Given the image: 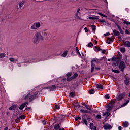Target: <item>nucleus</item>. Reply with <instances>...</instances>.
I'll use <instances>...</instances> for the list:
<instances>
[{
    "instance_id": "obj_1",
    "label": "nucleus",
    "mask_w": 130,
    "mask_h": 130,
    "mask_svg": "<svg viewBox=\"0 0 130 130\" xmlns=\"http://www.w3.org/2000/svg\"><path fill=\"white\" fill-rule=\"evenodd\" d=\"M43 40H44V37L39 31L36 32L32 38V42L36 45L38 44L40 41H43Z\"/></svg>"
},
{
    "instance_id": "obj_2",
    "label": "nucleus",
    "mask_w": 130,
    "mask_h": 130,
    "mask_svg": "<svg viewBox=\"0 0 130 130\" xmlns=\"http://www.w3.org/2000/svg\"><path fill=\"white\" fill-rule=\"evenodd\" d=\"M37 95V92H31L25 96L24 100L26 101H33Z\"/></svg>"
},
{
    "instance_id": "obj_3",
    "label": "nucleus",
    "mask_w": 130,
    "mask_h": 130,
    "mask_svg": "<svg viewBox=\"0 0 130 130\" xmlns=\"http://www.w3.org/2000/svg\"><path fill=\"white\" fill-rule=\"evenodd\" d=\"M40 27H41V23L40 22H35L31 25L30 29L31 30H37Z\"/></svg>"
},
{
    "instance_id": "obj_4",
    "label": "nucleus",
    "mask_w": 130,
    "mask_h": 130,
    "mask_svg": "<svg viewBox=\"0 0 130 130\" xmlns=\"http://www.w3.org/2000/svg\"><path fill=\"white\" fill-rule=\"evenodd\" d=\"M119 68V69H120L121 71L123 72V70H124L125 68V64L124 63V62H123V61H121L120 63Z\"/></svg>"
},
{
    "instance_id": "obj_5",
    "label": "nucleus",
    "mask_w": 130,
    "mask_h": 130,
    "mask_svg": "<svg viewBox=\"0 0 130 130\" xmlns=\"http://www.w3.org/2000/svg\"><path fill=\"white\" fill-rule=\"evenodd\" d=\"M103 127H104V129H105V130H109L112 128V126H111V125H109V124H105L103 125Z\"/></svg>"
},
{
    "instance_id": "obj_6",
    "label": "nucleus",
    "mask_w": 130,
    "mask_h": 130,
    "mask_svg": "<svg viewBox=\"0 0 130 130\" xmlns=\"http://www.w3.org/2000/svg\"><path fill=\"white\" fill-rule=\"evenodd\" d=\"M49 31L48 29H44L42 31V36H44L45 37H46L47 35H48V32Z\"/></svg>"
},
{
    "instance_id": "obj_7",
    "label": "nucleus",
    "mask_w": 130,
    "mask_h": 130,
    "mask_svg": "<svg viewBox=\"0 0 130 130\" xmlns=\"http://www.w3.org/2000/svg\"><path fill=\"white\" fill-rule=\"evenodd\" d=\"M124 97V94L121 93L118 95V98H117V100H118V101L122 100V99H123Z\"/></svg>"
},
{
    "instance_id": "obj_8",
    "label": "nucleus",
    "mask_w": 130,
    "mask_h": 130,
    "mask_svg": "<svg viewBox=\"0 0 130 130\" xmlns=\"http://www.w3.org/2000/svg\"><path fill=\"white\" fill-rule=\"evenodd\" d=\"M9 60L11 62H14V63H16V62H18V59H15L14 58H13V57H10L9 58Z\"/></svg>"
},
{
    "instance_id": "obj_9",
    "label": "nucleus",
    "mask_w": 130,
    "mask_h": 130,
    "mask_svg": "<svg viewBox=\"0 0 130 130\" xmlns=\"http://www.w3.org/2000/svg\"><path fill=\"white\" fill-rule=\"evenodd\" d=\"M113 34H114L115 36H119L120 34L119 33V31L116 30H113Z\"/></svg>"
},
{
    "instance_id": "obj_10",
    "label": "nucleus",
    "mask_w": 130,
    "mask_h": 130,
    "mask_svg": "<svg viewBox=\"0 0 130 130\" xmlns=\"http://www.w3.org/2000/svg\"><path fill=\"white\" fill-rule=\"evenodd\" d=\"M26 118V117L24 115H22L21 116H20L18 118H17L16 120L17 121H20V119H25Z\"/></svg>"
},
{
    "instance_id": "obj_11",
    "label": "nucleus",
    "mask_w": 130,
    "mask_h": 130,
    "mask_svg": "<svg viewBox=\"0 0 130 130\" xmlns=\"http://www.w3.org/2000/svg\"><path fill=\"white\" fill-rule=\"evenodd\" d=\"M27 105V103H24L23 104H22L20 107H19V109L20 110H22V109H23V108H25V106H26V105Z\"/></svg>"
},
{
    "instance_id": "obj_12",
    "label": "nucleus",
    "mask_w": 130,
    "mask_h": 130,
    "mask_svg": "<svg viewBox=\"0 0 130 130\" xmlns=\"http://www.w3.org/2000/svg\"><path fill=\"white\" fill-rule=\"evenodd\" d=\"M17 108V105H14L13 106H11L9 108V110H14Z\"/></svg>"
},
{
    "instance_id": "obj_13",
    "label": "nucleus",
    "mask_w": 130,
    "mask_h": 130,
    "mask_svg": "<svg viewBox=\"0 0 130 130\" xmlns=\"http://www.w3.org/2000/svg\"><path fill=\"white\" fill-rule=\"evenodd\" d=\"M113 105H110L109 106H108L107 110L108 111H110L112 109V108H113Z\"/></svg>"
},
{
    "instance_id": "obj_14",
    "label": "nucleus",
    "mask_w": 130,
    "mask_h": 130,
    "mask_svg": "<svg viewBox=\"0 0 130 130\" xmlns=\"http://www.w3.org/2000/svg\"><path fill=\"white\" fill-rule=\"evenodd\" d=\"M110 42H113V39L112 38H108L107 43L110 44Z\"/></svg>"
},
{
    "instance_id": "obj_15",
    "label": "nucleus",
    "mask_w": 130,
    "mask_h": 130,
    "mask_svg": "<svg viewBox=\"0 0 130 130\" xmlns=\"http://www.w3.org/2000/svg\"><path fill=\"white\" fill-rule=\"evenodd\" d=\"M81 112L82 113H90V111L87 110L81 109L80 110Z\"/></svg>"
},
{
    "instance_id": "obj_16",
    "label": "nucleus",
    "mask_w": 130,
    "mask_h": 130,
    "mask_svg": "<svg viewBox=\"0 0 130 130\" xmlns=\"http://www.w3.org/2000/svg\"><path fill=\"white\" fill-rule=\"evenodd\" d=\"M125 84L126 86H128V85H129V79L128 78H125Z\"/></svg>"
},
{
    "instance_id": "obj_17",
    "label": "nucleus",
    "mask_w": 130,
    "mask_h": 130,
    "mask_svg": "<svg viewBox=\"0 0 130 130\" xmlns=\"http://www.w3.org/2000/svg\"><path fill=\"white\" fill-rule=\"evenodd\" d=\"M124 45L126 47H130V42L129 41H126L124 43Z\"/></svg>"
},
{
    "instance_id": "obj_18",
    "label": "nucleus",
    "mask_w": 130,
    "mask_h": 130,
    "mask_svg": "<svg viewBox=\"0 0 130 130\" xmlns=\"http://www.w3.org/2000/svg\"><path fill=\"white\" fill-rule=\"evenodd\" d=\"M18 6L19 7V9H22V8H23V6H24V2H19Z\"/></svg>"
},
{
    "instance_id": "obj_19",
    "label": "nucleus",
    "mask_w": 130,
    "mask_h": 130,
    "mask_svg": "<svg viewBox=\"0 0 130 130\" xmlns=\"http://www.w3.org/2000/svg\"><path fill=\"white\" fill-rule=\"evenodd\" d=\"M82 123H84L85 124V125H88V122L87 121V120L86 119H82Z\"/></svg>"
},
{
    "instance_id": "obj_20",
    "label": "nucleus",
    "mask_w": 130,
    "mask_h": 130,
    "mask_svg": "<svg viewBox=\"0 0 130 130\" xmlns=\"http://www.w3.org/2000/svg\"><path fill=\"white\" fill-rule=\"evenodd\" d=\"M96 88H98V89H101V90H103V86L101 84H99L96 86Z\"/></svg>"
},
{
    "instance_id": "obj_21",
    "label": "nucleus",
    "mask_w": 130,
    "mask_h": 130,
    "mask_svg": "<svg viewBox=\"0 0 130 130\" xmlns=\"http://www.w3.org/2000/svg\"><path fill=\"white\" fill-rule=\"evenodd\" d=\"M76 52L79 54V57H82V55H81V53H80V51H79V49L78 48V47H76Z\"/></svg>"
},
{
    "instance_id": "obj_22",
    "label": "nucleus",
    "mask_w": 130,
    "mask_h": 130,
    "mask_svg": "<svg viewBox=\"0 0 130 130\" xmlns=\"http://www.w3.org/2000/svg\"><path fill=\"white\" fill-rule=\"evenodd\" d=\"M123 126L124 127H127V126H128V122H124L123 123Z\"/></svg>"
},
{
    "instance_id": "obj_23",
    "label": "nucleus",
    "mask_w": 130,
    "mask_h": 130,
    "mask_svg": "<svg viewBox=\"0 0 130 130\" xmlns=\"http://www.w3.org/2000/svg\"><path fill=\"white\" fill-rule=\"evenodd\" d=\"M84 106H85L86 109H87V110H89V111H91V108H90V106L88 105H86L84 104Z\"/></svg>"
},
{
    "instance_id": "obj_24",
    "label": "nucleus",
    "mask_w": 130,
    "mask_h": 130,
    "mask_svg": "<svg viewBox=\"0 0 130 130\" xmlns=\"http://www.w3.org/2000/svg\"><path fill=\"white\" fill-rule=\"evenodd\" d=\"M54 127L55 129H59V127H60V126H59V124H56L54 125Z\"/></svg>"
},
{
    "instance_id": "obj_25",
    "label": "nucleus",
    "mask_w": 130,
    "mask_h": 130,
    "mask_svg": "<svg viewBox=\"0 0 130 130\" xmlns=\"http://www.w3.org/2000/svg\"><path fill=\"white\" fill-rule=\"evenodd\" d=\"M118 29H119V31H120L121 34H123V31L121 29V27L119 25H117Z\"/></svg>"
},
{
    "instance_id": "obj_26",
    "label": "nucleus",
    "mask_w": 130,
    "mask_h": 130,
    "mask_svg": "<svg viewBox=\"0 0 130 130\" xmlns=\"http://www.w3.org/2000/svg\"><path fill=\"white\" fill-rule=\"evenodd\" d=\"M67 54H68V51H65L61 55V56H62V57H66V56H67Z\"/></svg>"
},
{
    "instance_id": "obj_27",
    "label": "nucleus",
    "mask_w": 130,
    "mask_h": 130,
    "mask_svg": "<svg viewBox=\"0 0 130 130\" xmlns=\"http://www.w3.org/2000/svg\"><path fill=\"white\" fill-rule=\"evenodd\" d=\"M129 103V100H127L125 103L121 105V107H123V106H125L126 105H127Z\"/></svg>"
},
{
    "instance_id": "obj_28",
    "label": "nucleus",
    "mask_w": 130,
    "mask_h": 130,
    "mask_svg": "<svg viewBox=\"0 0 130 130\" xmlns=\"http://www.w3.org/2000/svg\"><path fill=\"white\" fill-rule=\"evenodd\" d=\"M92 29V31L93 32H95L96 31V26L94 25H92L91 26Z\"/></svg>"
},
{
    "instance_id": "obj_29",
    "label": "nucleus",
    "mask_w": 130,
    "mask_h": 130,
    "mask_svg": "<svg viewBox=\"0 0 130 130\" xmlns=\"http://www.w3.org/2000/svg\"><path fill=\"white\" fill-rule=\"evenodd\" d=\"M89 94H90V95H92V94H94V93H95V90H94V89H91L89 91Z\"/></svg>"
},
{
    "instance_id": "obj_30",
    "label": "nucleus",
    "mask_w": 130,
    "mask_h": 130,
    "mask_svg": "<svg viewBox=\"0 0 130 130\" xmlns=\"http://www.w3.org/2000/svg\"><path fill=\"white\" fill-rule=\"evenodd\" d=\"M121 52L122 53H124L125 52V48H121L120 49Z\"/></svg>"
},
{
    "instance_id": "obj_31",
    "label": "nucleus",
    "mask_w": 130,
    "mask_h": 130,
    "mask_svg": "<svg viewBox=\"0 0 130 130\" xmlns=\"http://www.w3.org/2000/svg\"><path fill=\"white\" fill-rule=\"evenodd\" d=\"M77 77H78V74H77V73H75V74L72 76L73 80H74V79H75V78H77Z\"/></svg>"
},
{
    "instance_id": "obj_32",
    "label": "nucleus",
    "mask_w": 130,
    "mask_h": 130,
    "mask_svg": "<svg viewBox=\"0 0 130 130\" xmlns=\"http://www.w3.org/2000/svg\"><path fill=\"white\" fill-rule=\"evenodd\" d=\"M112 72H113V73H115L116 74H119V71H118V70H115L114 69H112Z\"/></svg>"
},
{
    "instance_id": "obj_33",
    "label": "nucleus",
    "mask_w": 130,
    "mask_h": 130,
    "mask_svg": "<svg viewBox=\"0 0 130 130\" xmlns=\"http://www.w3.org/2000/svg\"><path fill=\"white\" fill-rule=\"evenodd\" d=\"M6 56V54L5 53H1L0 54V58H3Z\"/></svg>"
},
{
    "instance_id": "obj_34",
    "label": "nucleus",
    "mask_w": 130,
    "mask_h": 130,
    "mask_svg": "<svg viewBox=\"0 0 130 130\" xmlns=\"http://www.w3.org/2000/svg\"><path fill=\"white\" fill-rule=\"evenodd\" d=\"M91 66L92 68H95V62L94 61H91Z\"/></svg>"
},
{
    "instance_id": "obj_35",
    "label": "nucleus",
    "mask_w": 130,
    "mask_h": 130,
    "mask_svg": "<svg viewBox=\"0 0 130 130\" xmlns=\"http://www.w3.org/2000/svg\"><path fill=\"white\" fill-rule=\"evenodd\" d=\"M92 61H94V62H97L98 63L101 61V59L99 60L98 59H95L94 60H92Z\"/></svg>"
},
{
    "instance_id": "obj_36",
    "label": "nucleus",
    "mask_w": 130,
    "mask_h": 130,
    "mask_svg": "<svg viewBox=\"0 0 130 130\" xmlns=\"http://www.w3.org/2000/svg\"><path fill=\"white\" fill-rule=\"evenodd\" d=\"M56 87H55V86L52 85V87L50 88V91H53V90H54L55 89H56Z\"/></svg>"
},
{
    "instance_id": "obj_37",
    "label": "nucleus",
    "mask_w": 130,
    "mask_h": 130,
    "mask_svg": "<svg viewBox=\"0 0 130 130\" xmlns=\"http://www.w3.org/2000/svg\"><path fill=\"white\" fill-rule=\"evenodd\" d=\"M72 80H73L72 77H68L67 78V81H68V82H71V81H72Z\"/></svg>"
},
{
    "instance_id": "obj_38",
    "label": "nucleus",
    "mask_w": 130,
    "mask_h": 130,
    "mask_svg": "<svg viewBox=\"0 0 130 130\" xmlns=\"http://www.w3.org/2000/svg\"><path fill=\"white\" fill-rule=\"evenodd\" d=\"M89 126H90V129H93V127H94V124L92 123H90Z\"/></svg>"
},
{
    "instance_id": "obj_39",
    "label": "nucleus",
    "mask_w": 130,
    "mask_h": 130,
    "mask_svg": "<svg viewBox=\"0 0 130 130\" xmlns=\"http://www.w3.org/2000/svg\"><path fill=\"white\" fill-rule=\"evenodd\" d=\"M75 119L76 121H78V120H81V117H75Z\"/></svg>"
},
{
    "instance_id": "obj_40",
    "label": "nucleus",
    "mask_w": 130,
    "mask_h": 130,
    "mask_svg": "<svg viewBox=\"0 0 130 130\" xmlns=\"http://www.w3.org/2000/svg\"><path fill=\"white\" fill-rule=\"evenodd\" d=\"M111 60H112V61H115V60H116V57L114 56L112 58H111Z\"/></svg>"
},
{
    "instance_id": "obj_41",
    "label": "nucleus",
    "mask_w": 130,
    "mask_h": 130,
    "mask_svg": "<svg viewBox=\"0 0 130 130\" xmlns=\"http://www.w3.org/2000/svg\"><path fill=\"white\" fill-rule=\"evenodd\" d=\"M123 23L125 24V25H130V22H128L127 21H124Z\"/></svg>"
},
{
    "instance_id": "obj_42",
    "label": "nucleus",
    "mask_w": 130,
    "mask_h": 130,
    "mask_svg": "<svg viewBox=\"0 0 130 130\" xmlns=\"http://www.w3.org/2000/svg\"><path fill=\"white\" fill-rule=\"evenodd\" d=\"M115 100H113L111 101V104L110 105H113V104H114V103H115Z\"/></svg>"
},
{
    "instance_id": "obj_43",
    "label": "nucleus",
    "mask_w": 130,
    "mask_h": 130,
    "mask_svg": "<svg viewBox=\"0 0 130 130\" xmlns=\"http://www.w3.org/2000/svg\"><path fill=\"white\" fill-rule=\"evenodd\" d=\"M72 75H73L72 72H69L67 74L66 76L67 77H71V76H72Z\"/></svg>"
},
{
    "instance_id": "obj_44",
    "label": "nucleus",
    "mask_w": 130,
    "mask_h": 130,
    "mask_svg": "<svg viewBox=\"0 0 130 130\" xmlns=\"http://www.w3.org/2000/svg\"><path fill=\"white\" fill-rule=\"evenodd\" d=\"M70 96L71 97H75V92H70Z\"/></svg>"
},
{
    "instance_id": "obj_45",
    "label": "nucleus",
    "mask_w": 130,
    "mask_h": 130,
    "mask_svg": "<svg viewBox=\"0 0 130 130\" xmlns=\"http://www.w3.org/2000/svg\"><path fill=\"white\" fill-rule=\"evenodd\" d=\"M99 14L100 15V16H101V17H104V18H107V16H106V15L102 14V13H99Z\"/></svg>"
},
{
    "instance_id": "obj_46",
    "label": "nucleus",
    "mask_w": 130,
    "mask_h": 130,
    "mask_svg": "<svg viewBox=\"0 0 130 130\" xmlns=\"http://www.w3.org/2000/svg\"><path fill=\"white\" fill-rule=\"evenodd\" d=\"M95 117H96L98 119H101V115H97L95 116Z\"/></svg>"
},
{
    "instance_id": "obj_47",
    "label": "nucleus",
    "mask_w": 130,
    "mask_h": 130,
    "mask_svg": "<svg viewBox=\"0 0 130 130\" xmlns=\"http://www.w3.org/2000/svg\"><path fill=\"white\" fill-rule=\"evenodd\" d=\"M88 47H92V46H93V43H92L91 42L89 43L88 44Z\"/></svg>"
},
{
    "instance_id": "obj_48",
    "label": "nucleus",
    "mask_w": 130,
    "mask_h": 130,
    "mask_svg": "<svg viewBox=\"0 0 130 130\" xmlns=\"http://www.w3.org/2000/svg\"><path fill=\"white\" fill-rule=\"evenodd\" d=\"M105 98H106V99H109V98H110V96H109V94H106V95H105Z\"/></svg>"
},
{
    "instance_id": "obj_49",
    "label": "nucleus",
    "mask_w": 130,
    "mask_h": 130,
    "mask_svg": "<svg viewBox=\"0 0 130 130\" xmlns=\"http://www.w3.org/2000/svg\"><path fill=\"white\" fill-rule=\"evenodd\" d=\"M106 115H107V117H108L110 115V113L106 112Z\"/></svg>"
},
{
    "instance_id": "obj_50",
    "label": "nucleus",
    "mask_w": 130,
    "mask_h": 130,
    "mask_svg": "<svg viewBox=\"0 0 130 130\" xmlns=\"http://www.w3.org/2000/svg\"><path fill=\"white\" fill-rule=\"evenodd\" d=\"M55 108L56 109H59L60 107H59L58 105H55Z\"/></svg>"
},
{
    "instance_id": "obj_51",
    "label": "nucleus",
    "mask_w": 130,
    "mask_h": 130,
    "mask_svg": "<svg viewBox=\"0 0 130 130\" xmlns=\"http://www.w3.org/2000/svg\"><path fill=\"white\" fill-rule=\"evenodd\" d=\"M99 22H100L101 23H105V20H99Z\"/></svg>"
},
{
    "instance_id": "obj_52",
    "label": "nucleus",
    "mask_w": 130,
    "mask_h": 130,
    "mask_svg": "<svg viewBox=\"0 0 130 130\" xmlns=\"http://www.w3.org/2000/svg\"><path fill=\"white\" fill-rule=\"evenodd\" d=\"M42 123H43V125H45V124H46V122L44 120H42Z\"/></svg>"
},
{
    "instance_id": "obj_53",
    "label": "nucleus",
    "mask_w": 130,
    "mask_h": 130,
    "mask_svg": "<svg viewBox=\"0 0 130 130\" xmlns=\"http://www.w3.org/2000/svg\"><path fill=\"white\" fill-rule=\"evenodd\" d=\"M124 61L126 62L127 61V57L125 56L124 58Z\"/></svg>"
},
{
    "instance_id": "obj_54",
    "label": "nucleus",
    "mask_w": 130,
    "mask_h": 130,
    "mask_svg": "<svg viewBox=\"0 0 130 130\" xmlns=\"http://www.w3.org/2000/svg\"><path fill=\"white\" fill-rule=\"evenodd\" d=\"M94 69H95V67H91V73H93V72H94Z\"/></svg>"
},
{
    "instance_id": "obj_55",
    "label": "nucleus",
    "mask_w": 130,
    "mask_h": 130,
    "mask_svg": "<svg viewBox=\"0 0 130 130\" xmlns=\"http://www.w3.org/2000/svg\"><path fill=\"white\" fill-rule=\"evenodd\" d=\"M84 30H85V32L86 33H87V32H88V28H87V27H85L84 28Z\"/></svg>"
},
{
    "instance_id": "obj_56",
    "label": "nucleus",
    "mask_w": 130,
    "mask_h": 130,
    "mask_svg": "<svg viewBox=\"0 0 130 130\" xmlns=\"http://www.w3.org/2000/svg\"><path fill=\"white\" fill-rule=\"evenodd\" d=\"M106 52V50H102V53H103V54H104V53H105Z\"/></svg>"
},
{
    "instance_id": "obj_57",
    "label": "nucleus",
    "mask_w": 130,
    "mask_h": 130,
    "mask_svg": "<svg viewBox=\"0 0 130 130\" xmlns=\"http://www.w3.org/2000/svg\"><path fill=\"white\" fill-rule=\"evenodd\" d=\"M125 34H128V33H129V32L128 31V30H127V29H126L125 31Z\"/></svg>"
},
{
    "instance_id": "obj_58",
    "label": "nucleus",
    "mask_w": 130,
    "mask_h": 130,
    "mask_svg": "<svg viewBox=\"0 0 130 130\" xmlns=\"http://www.w3.org/2000/svg\"><path fill=\"white\" fill-rule=\"evenodd\" d=\"M108 34H109L108 32H107L106 34H104V36H108Z\"/></svg>"
},
{
    "instance_id": "obj_59",
    "label": "nucleus",
    "mask_w": 130,
    "mask_h": 130,
    "mask_svg": "<svg viewBox=\"0 0 130 130\" xmlns=\"http://www.w3.org/2000/svg\"><path fill=\"white\" fill-rule=\"evenodd\" d=\"M80 12V8H78L77 11V14H79V12Z\"/></svg>"
},
{
    "instance_id": "obj_60",
    "label": "nucleus",
    "mask_w": 130,
    "mask_h": 130,
    "mask_svg": "<svg viewBox=\"0 0 130 130\" xmlns=\"http://www.w3.org/2000/svg\"><path fill=\"white\" fill-rule=\"evenodd\" d=\"M31 109V107H28L27 108L25 109V110H30Z\"/></svg>"
},
{
    "instance_id": "obj_61",
    "label": "nucleus",
    "mask_w": 130,
    "mask_h": 130,
    "mask_svg": "<svg viewBox=\"0 0 130 130\" xmlns=\"http://www.w3.org/2000/svg\"><path fill=\"white\" fill-rule=\"evenodd\" d=\"M95 70H100V68L99 67H95Z\"/></svg>"
},
{
    "instance_id": "obj_62",
    "label": "nucleus",
    "mask_w": 130,
    "mask_h": 130,
    "mask_svg": "<svg viewBox=\"0 0 130 130\" xmlns=\"http://www.w3.org/2000/svg\"><path fill=\"white\" fill-rule=\"evenodd\" d=\"M121 128H122L121 126H119L118 127V129L119 130H121Z\"/></svg>"
},
{
    "instance_id": "obj_63",
    "label": "nucleus",
    "mask_w": 130,
    "mask_h": 130,
    "mask_svg": "<svg viewBox=\"0 0 130 130\" xmlns=\"http://www.w3.org/2000/svg\"><path fill=\"white\" fill-rule=\"evenodd\" d=\"M118 38L119 40H122V39H121V37H118Z\"/></svg>"
},
{
    "instance_id": "obj_64",
    "label": "nucleus",
    "mask_w": 130,
    "mask_h": 130,
    "mask_svg": "<svg viewBox=\"0 0 130 130\" xmlns=\"http://www.w3.org/2000/svg\"><path fill=\"white\" fill-rule=\"evenodd\" d=\"M92 130H96V127H93Z\"/></svg>"
}]
</instances>
